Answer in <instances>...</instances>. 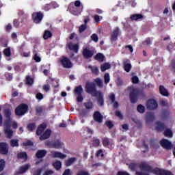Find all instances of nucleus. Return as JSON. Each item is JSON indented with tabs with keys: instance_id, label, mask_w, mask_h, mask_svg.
Wrapping results in <instances>:
<instances>
[{
	"instance_id": "f257e3e1",
	"label": "nucleus",
	"mask_w": 175,
	"mask_h": 175,
	"mask_svg": "<svg viewBox=\"0 0 175 175\" xmlns=\"http://www.w3.org/2000/svg\"><path fill=\"white\" fill-rule=\"evenodd\" d=\"M85 92L97 98V103L99 106H104L105 99L103 93L96 90V84L94 82H87L85 84Z\"/></svg>"
},
{
	"instance_id": "f03ea898",
	"label": "nucleus",
	"mask_w": 175,
	"mask_h": 175,
	"mask_svg": "<svg viewBox=\"0 0 175 175\" xmlns=\"http://www.w3.org/2000/svg\"><path fill=\"white\" fill-rule=\"evenodd\" d=\"M128 89L130 91L129 98L131 103H137L139 100V96H142L144 94L143 90H140L133 86L129 87Z\"/></svg>"
},
{
	"instance_id": "7ed1b4c3",
	"label": "nucleus",
	"mask_w": 175,
	"mask_h": 175,
	"mask_svg": "<svg viewBox=\"0 0 175 175\" xmlns=\"http://www.w3.org/2000/svg\"><path fill=\"white\" fill-rule=\"evenodd\" d=\"M28 110H29L28 105L25 103H21L19 105H18L15 109V114L18 117L21 116H25V114H27V112L28 111Z\"/></svg>"
},
{
	"instance_id": "20e7f679",
	"label": "nucleus",
	"mask_w": 175,
	"mask_h": 175,
	"mask_svg": "<svg viewBox=\"0 0 175 175\" xmlns=\"http://www.w3.org/2000/svg\"><path fill=\"white\" fill-rule=\"evenodd\" d=\"M10 128H12V123H9L8 122L4 123V133L8 139H12L13 137V130Z\"/></svg>"
},
{
	"instance_id": "39448f33",
	"label": "nucleus",
	"mask_w": 175,
	"mask_h": 175,
	"mask_svg": "<svg viewBox=\"0 0 175 175\" xmlns=\"http://www.w3.org/2000/svg\"><path fill=\"white\" fill-rule=\"evenodd\" d=\"M83 92V86L79 85V86L76 87L74 90L75 95H77V102H83V96L82 94Z\"/></svg>"
},
{
	"instance_id": "423d86ee",
	"label": "nucleus",
	"mask_w": 175,
	"mask_h": 175,
	"mask_svg": "<svg viewBox=\"0 0 175 175\" xmlns=\"http://www.w3.org/2000/svg\"><path fill=\"white\" fill-rule=\"evenodd\" d=\"M68 10H69L70 13H71V14H73L74 16H79V14L81 13V10L76 7L73 2L70 3L68 5Z\"/></svg>"
},
{
	"instance_id": "0eeeda50",
	"label": "nucleus",
	"mask_w": 175,
	"mask_h": 175,
	"mask_svg": "<svg viewBox=\"0 0 175 175\" xmlns=\"http://www.w3.org/2000/svg\"><path fill=\"white\" fill-rule=\"evenodd\" d=\"M46 146H48V147H50V148H62V146H64V144L61 142L59 139H57L55 142H50L48 141L46 142Z\"/></svg>"
},
{
	"instance_id": "6e6552de",
	"label": "nucleus",
	"mask_w": 175,
	"mask_h": 175,
	"mask_svg": "<svg viewBox=\"0 0 175 175\" xmlns=\"http://www.w3.org/2000/svg\"><path fill=\"white\" fill-rule=\"evenodd\" d=\"M146 107L148 110H157L158 109V103L154 98H150L146 102Z\"/></svg>"
},
{
	"instance_id": "1a4fd4ad",
	"label": "nucleus",
	"mask_w": 175,
	"mask_h": 175,
	"mask_svg": "<svg viewBox=\"0 0 175 175\" xmlns=\"http://www.w3.org/2000/svg\"><path fill=\"white\" fill-rule=\"evenodd\" d=\"M43 13L38 12H33L32 14V20L35 24H40L42 23V20H43Z\"/></svg>"
},
{
	"instance_id": "9d476101",
	"label": "nucleus",
	"mask_w": 175,
	"mask_h": 175,
	"mask_svg": "<svg viewBox=\"0 0 175 175\" xmlns=\"http://www.w3.org/2000/svg\"><path fill=\"white\" fill-rule=\"evenodd\" d=\"M94 50H90L88 48H83L82 51V55L85 59H90L94 57Z\"/></svg>"
},
{
	"instance_id": "9b49d317",
	"label": "nucleus",
	"mask_w": 175,
	"mask_h": 175,
	"mask_svg": "<svg viewBox=\"0 0 175 175\" xmlns=\"http://www.w3.org/2000/svg\"><path fill=\"white\" fill-rule=\"evenodd\" d=\"M0 154L1 155L9 154V145L6 142H0Z\"/></svg>"
},
{
	"instance_id": "f8f14e48",
	"label": "nucleus",
	"mask_w": 175,
	"mask_h": 175,
	"mask_svg": "<svg viewBox=\"0 0 175 175\" xmlns=\"http://www.w3.org/2000/svg\"><path fill=\"white\" fill-rule=\"evenodd\" d=\"M60 62L63 68H66V69H69L72 66V62L66 57H63L62 59L60 60Z\"/></svg>"
},
{
	"instance_id": "ddd939ff",
	"label": "nucleus",
	"mask_w": 175,
	"mask_h": 175,
	"mask_svg": "<svg viewBox=\"0 0 175 175\" xmlns=\"http://www.w3.org/2000/svg\"><path fill=\"white\" fill-rule=\"evenodd\" d=\"M160 144L163 148H165V150H170L173 145L170 141L166 139H162L160 142Z\"/></svg>"
},
{
	"instance_id": "4468645a",
	"label": "nucleus",
	"mask_w": 175,
	"mask_h": 175,
	"mask_svg": "<svg viewBox=\"0 0 175 175\" xmlns=\"http://www.w3.org/2000/svg\"><path fill=\"white\" fill-rule=\"evenodd\" d=\"M103 146L104 147H106L107 148H114V144L113 143V140L107 137H105L103 139Z\"/></svg>"
},
{
	"instance_id": "2eb2a0df",
	"label": "nucleus",
	"mask_w": 175,
	"mask_h": 175,
	"mask_svg": "<svg viewBox=\"0 0 175 175\" xmlns=\"http://www.w3.org/2000/svg\"><path fill=\"white\" fill-rule=\"evenodd\" d=\"M93 118L96 122H98L100 124L103 122V116L99 112V111H96L93 114Z\"/></svg>"
},
{
	"instance_id": "dca6fc26",
	"label": "nucleus",
	"mask_w": 175,
	"mask_h": 175,
	"mask_svg": "<svg viewBox=\"0 0 175 175\" xmlns=\"http://www.w3.org/2000/svg\"><path fill=\"white\" fill-rule=\"evenodd\" d=\"M120 35V28L116 27L111 34V42H116L118 39V36Z\"/></svg>"
},
{
	"instance_id": "f3484780",
	"label": "nucleus",
	"mask_w": 175,
	"mask_h": 175,
	"mask_svg": "<svg viewBox=\"0 0 175 175\" xmlns=\"http://www.w3.org/2000/svg\"><path fill=\"white\" fill-rule=\"evenodd\" d=\"M29 167H31V164L29 163L21 166L18 169V171L16 172L14 175L24 174V173H25L28 169H29Z\"/></svg>"
},
{
	"instance_id": "a211bd4d",
	"label": "nucleus",
	"mask_w": 175,
	"mask_h": 175,
	"mask_svg": "<svg viewBox=\"0 0 175 175\" xmlns=\"http://www.w3.org/2000/svg\"><path fill=\"white\" fill-rule=\"evenodd\" d=\"M155 130L157 132H162L166 129V125H165V123L161 122V121H157L155 122Z\"/></svg>"
},
{
	"instance_id": "6ab92c4d",
	"label": "nucleus",
	"mask_w": 175,
	"mask_h": 175,
	"mask_svg": "<svg viewBox=\"0 0 175 175\" xmlns=\"http://www.w3.org/2000/svg\"><path fill=\"white\" fill-rule=\"evenodd\" d=\"M4 116L6 118L4 124H6V122H8V124H12V118L10 117L12 116V111H10V109H5L4 110Z\"/></svg>"
},
{
	"instance_id": "aec40b11",
	"label": "nucleus",
	"mask_w": 175,
	"mask_h": 175,
	"mask_svg": "<svg viewBox=\"0 0 175 175\" xmlns=\"http://www.w3.org/2000/svg\"><path fill=\"white\" fill-rule=\"evenodd\" d=\"M67 46L70 51H74L76 54L79 53V44H73V42H70L68 43Z\"/></svg>"
},
{
	"instance_id": "412c9836",
	"label": "nucleus",
	"mask_w": 175,
	"mask_h": 175,
	"mask_svg": "<svg viewBox=\"0 0 175 175\" xmlns=\"http://www.w3.org/2000/svg\"><path fill=\"white\" fill-rule=\"evenodd\" d=\"M47 128V124L46 123H42L38 126L36 131L37 136H42V133L44 131V129Z\"/></svg>"
},
{
	"instance_id": "4be33fe9",
	"label": "nucleus",
	"mask_w": 175,
	"mask_h": 175,
	"mask_svg": "<svg viewBox=\"0 0 175 175\" xmlns=\"http://www.w3.org/2000/svg\"><path fill=\"white\" fill-rule=\"evenodd\" d=\"M123 66L125 72H127V73H129V72H131V69H132V64L129 63V59H125L123 61Z\"/></svg>"
},
{
	"instance_id": "5701e85b",
	"label": "nucleus",
	"mask_w": 175,
	"mask_h": 175,
	"mask_svg": "<svg viewBox=\"0 0 175 175\" xmlns=\"http://www.w3.org/2000/svg\"><path fill=\"white\" fill-rule=\"evenodd\" d=\"M50 136H51V130L47 129L42 135H40V140H46V139H49Z\"/></svg>"
},
{
	"instance_id": "b1692460",
	"label": "nucleus",
	"mask_w": 175,
	"mask_h": 175,
	"mask_svg": "<svg viewBox=\"0 0 175 175\" xmlns=\"http://www.w3.org/2000/svg\"><path fill=\"white\" fill-rule=\"evenodd\" d=\"M46 154H47V151L46 150H38L36 154V157L38 159H40L42 158H44V157H46Z\"/></svg>"
},
{
	"instance_id": "393cba45",
	"label": "nucleus",
	"mask_w": 175,
	"mask_h": 175,
	"mask_svg": "<svg viewBox=\"0 0 175 175\" xmlns=\"http://www.w3.org/2000/svg\"><path fill=\"white\" fill-rule=\"evenodd\" d=\"M18 159H23L25 161L28 160V154L27 152H21L16 155Z\"/></svg>"
},
{
	"instance_id": "a878e982",
	"label": "nucleus",
	"mask_w": 175,
	"mask_h": 175,
	"mask_svg": "<svg viewBox=\"0 0 175 175\" xmlns=\"http://www.w3.org/2000/svg\"><path fill=\"white\" fill-rule=\"evenodd\" d=\"M159 92L163 96H169L170 93L164 85H161L159 86Z\"/></svg>"
},
{
	"instance_id": "bb28decb",
	"label": "nucleus",
	"mask_w": 175,
	"mask_h": 175,
	"mask_svg": "<svg viewBox=\"0 0 175 175\" xmlns=\"http://www.w3.org/2000/svg\"><path fill=\"white\" fill-rule=\"evenodd\" d=\"M52 155L53 158H60L61 159H64V158H66V155L60 152H52Z\"/></svg>"
},
{
	"instance_id": "cd10ccee",
	"label": "nucleus",
	"mask_w": 175,
	"mask_h": 175,
	"mask_svg": "<svg viewBox=\"0 0 175 175\" xmlns=\"http://www.w3.org/2000/svg\"><path fill=\"white\" fill-rule=\"evenodd\" d=\"M88 69H90L92 70V75H95V76H98L99 75V68L96 66H88Z\"/></svg>"
},
{
	"instance_id": "c85d7f7f",
	"label": "nucleus",
	"mask_w": 175,
	"mask_h": 175,
	"mask_svg": "<svg viewBox=\"0 0 175 175\" xmlns=\"http://www.w3.org/2000/svg\"><path fill=\"white\" fill-rule=\"evenodd\" d=\"M94 59L98 62H103V61H105V55L98 53L94 56Z\"/></svg>"
},
{
	"instance_id": "c756f323",
	"label": "nucleus",
	"mask_w": 175,
	"mask_h": 175,
	"mask_svg": "<svg viewBox=\"0 0 175 175\" xmlns=\"http://www.w3.org/2000/svg\"><path fill=\"white\" fill-rule=\"evenodd\" d=\"M130 18L133 21H137V20H141L142 18H143V15L142 14H132Z\"/></svg>"
},
{
	"instance_id": "7c9ffc66",
	"label": "nucleus",
	"mask_w": 175,
	"mask_h": 175,
	"mask_svg": "<svg viewBox=\"0 0 175 175\" xmlns=\"http://www.w3.org/2000/svg\"><path fill=\"white\" fill-rule=\"evenodd\" d=\"M27 129L29 132H32L36 129V123H29L27 126Z\"/></svg>"
},
{
	"instance_id": "2f4dec72",
	"label": "nucleus",
	"mask_w": 175,
	"mask_h": 175,
	"mask_svg": "<svg viewBox=\"0 0 175 175\" xmlns=\"http://www.w3.org/2000/svg\"><path fill=\"white\" fill-rule=\"evenodd\" d=\"M154 120H155V116L154 115V113L151 112L148 113L146 115V121L148 122H152Z\"/></svg>"
},
{
	"instance_id": "473e14b6",
	"label": "nucleus",
	"mask_w": 175,
	"mask_h": 175,
	"mask_svg": "<svg viewBox=\"0 0 175 175\" xmlns=\"http://www.w3.org/2000/svg\"><path fill=\"white\" fill-rule=\"evenodd\" d=\"M77 161V159L76 157H71L69 158L66 161V166H71Z\"/></svg>"
},
{
	"instance_id": "72a5a7b5",
	"label": "nucleus",
	"mask_w": 175,
	"mask_h": 175,
	"mask_svg": "<svg viewBox=\"0 0 175 175\" xmlns=\"http://www.w3.org/2000/svg\"><path fill=\"white\" fill-rule=\"evenodd\" d=\"M53 36V33L51 31L49 30H45L43 35V38L44 40H47V39H50Z\"/></svg>"
},
{
	"instance_id": "f704fd0d",
	"label": "nucleus",
	"mask_w": 175,
	"mask_h": 175,
	"mask_svg": "<svg viewBox=\"0 0 175 175\" xmlns=\"http://www.w3.org/2000/svg\"><path fill=\"white\" fill-rule=\"evenodd\" d=\"M94 83L96 84L97 87H98L99 88H103V81H102L100 78H96L94 79Z\"/></svg>"
},
{
	"instance_id": "c9c22d12",
	"label": "nucleus",
	"mask_w": 175,
	"mask_h": 175,
	"mask_svg": "<svg viewBox=\"0 0 175 175\" xmlns=\"http://www.w3.org/2000/svg\"><path fill=\"white\" fill-rule=\"evenodd\" d=\"M110 68H111V66L109 63H105L100 66L101 72H105V70L110 69Z\"/></svg>"
},
{
	"instance_id": "e433bc0d",
	"label": "nucleus",
	"mask_w": 175,
	"mask_h": 175,
	"mask_svg": "<svg viewBox=\"0 0 175 175\" xmlns=\"http://www.w3.org/2000/svg\"><path fill=\"white\" fill-rule=\"evenodd\" d=\"M164 136H165V137H173V132L170 129H165Z\"/></svg>"
},
{
	"instance_id": "4c0bfd02",
	"label": "nucleus",
	"mask_w": 175,
	"mask_h": 175,
	"mask_svg": "<svg viewBox=\"0 0 175 175\" xmlns=\"http://www.w3.org/2000/svg\"><path fill=\"white\" fill-rule=\"evenodd\" d=\"M53 167L56 170H59L62 167V163L60 161H57L53 163Z\"/></svg>"
},
{
	"instance_id": "58836bf2",
	"label": "nucleus",
	"mask_w": 175,
	"mask_h": 175,
	"mask_svg": "<svg viewBox=\"0 0 175 175\" xmlns=\"http://www.w3.org/2000/svg\"><path fill=\"white\" fill-rule=\"evenodd\" d=\"M83 105L87 110H91V109H94V103L91 101L84 103Z\"/></svg>"
},
{
	"instance_id": "ea45409f",
	"label": "nucleus",
	"mask_w": 175,
	"mask_h": 175,
	"mask_svg": "<svg viewBox=\"0 0 175 175\" xmlns=\"http://www.w3.org/2000/svg\"><path fill=\"white\" fill-rule=\"evenodd\" d=\"M26 84L27 85H32L33 84V79L29 75L26 77Z\"/></svg>"
},
{
	"instance_id": "a19ab883",
	"label": "nucleus",
	"mask_w": 175,
	"mask_h": 175,
	"mask_svg": "<svg viewBox=\"0 0 175 175\" xmlns=\"http://www.w3.org/2000/svg\"><path fill=\"white\" fill-rule=\"evenodd\" d=\"M100 144V140L98 138L94 137L93 142H92L93 147H99Z\"/></svg>"
},
{
	"instance_id": "79ce46f5",
	"label": "nucleus",
	"mask_w": 175,
	"mask_h": 175,
	"mask_svg": "<svg viewBox=\"0 0 175 175\" xmlns=\"http://www.w3.org/2000/svg\"><path fill=\"white\" fill-rule=\"evenodd\" d=\"M3 54H4V55H5V57H11L12 56V51L10 49V47L5 49L3 50Z\"/></svg>"
},
{
	"instance_id": "37998d69",
	"label": "nucleus",
	"mask_w": 175,
	"mask_h": 175,
	"mask_svg": "<svg viewBox=\"0 0 175 175\" xmlns=\"http://www.w3.org/2000/svg\"><path fill=\"white\" fill-rule=\"evenodd\" d=\"M6 166V161L3 159H0V172H3V169Z\"/></svg>"
},
{
	"instance_id": "c03bdc74",
	"label": "nucleus",
	"mask_w": 175,
	"mask_h": 175,
	"mask_svg": "<svg viewBox=\"0 0 175 175\" xmlns=\"http://www.w3.org/2000/svg\"><path fill=\"white\" fill-rule=\"evenodd\" d=\"M5 77L8 81H12V80H13V74L10 72H5Z\"/></svg>"
},
{
	"instance_id": "a18cd8bd",
	"label": "nucleus",
	"mask_w": 175,
	"mask_h": 175,
	"mask_svg": "<svg viewBox=\"0 0 175 175\" xmlns=\"http://www.w3.org/2000/svg\"><path fill=\"white\" fill-rule=\"evenodd\" d=\"M11 147H18V139H12L10 141Z\"/></svg>"
},
{
	"instance_id": "49530a36",
	"label": "nucleus",
	"mask_w": 175,
	"mask_h": 175,
	"mask_svg": "<svg viewBox=\"0 0 175 175\" xmlns=\"http://www.w3.org/2000/svg\"><path fill=\"white\" fill-rule=\"evenodd\" d=\"M104 81L106 84H109V83H110V74L107 72L105 74Z\"/></svg>"
},
{
	"instance_id": "de8ad7c7",
	"label": "nucleus",
	"mask_w": 175,
	"mask_h": 175,
	"mask_svg": "<svg viewBox=\"0 0 175 175\" xmlns=\"http://www.w3.org/2000/svg\"><path fill=\"white\" fill-rule=\"evenodd\" d=\"M137 110L138 113H144V111H146V108L144 107V106L139 105L137 107Z\"/></svg>"
},
{
	"instance_id": "09e8293b",
	"label": "nucleus",
	"mask_w": 175,
	"mask_h": 175,
	"mask_svg": "<svg viewBox=\"0 0 175 175\" xmlns=\"http://www.w3.org/2000/svg\"><path fill=\"white\" fill-rule=\"evenodd\" d=\"M93 18H94L95 23H96V24H99V23H100V21L102 20L103 17L102 16H99V15L95 14L93 16Z\"/></svg>"
},
{
	"instance_id": "8fccbe9b",
	"label": "nucleus",
	"mask_w": 175,
	"mask_h": 175,
	"mask_svg": "<svg viewBox=\"0 0 175 175\" xmlns=\"http://www.w3.org/2000/svg\"><path fill=\"white\" fill-rule=\"evenodd\" d=\"M143 44H146V46H151V44H152L151 38L150 37L146 38V40L144 41Z\"/></svg>"
},
{
	"instance_id": "3c124183",
	"label": "nucleus",
	"mask_w": 175,
	"mask_h": 175,
	"mask_svg": "<svg viewBox=\"0 0 175 175\" xmlns=\"http://www.w3.org/2000/svg\"><path fill=\"white\" fill-rule=\"evenodd\" d=\"M137 166H139V164L132 163L129 165V167L131 169V170L135 171L136 169H137Z\"/></svg>"
},
{
	"instance_id": "603ef678",
	"label": "nucleus",
	"mask_w": 175,
	"mask_h": 175,
	"mask_svg": "<svg viewBox=\"0 0 175 175\" xmlns=\"http://www.w3.org/2000/svg\"><path fill=\"white\" fill-rule=\"evenodd\" d=\"M23 147H32V146H33V142H32V141L31 140H27V142H23Z\"/></svg>"
},
{
	"instance_id": "864d4df0",
	"label": "nucleus",
	"mask_w": 175,
	"mask_h": 175,
	"mask_svg": "<svg viewBox=\"0 0 175 175\" xmlns=\"http://www.w3.org/2000/svg\"><path fill=\"white\" fill-rule=\"evenodd\" d=\"M115 116L120 118V120H124V116L121 113V111H116Z\"/></svg>"
},
{
	"instance_id": "5fc2aeb1",
	"label": "nucleus",
	"mask_w": 175,
	"mask_h": 175,
	"mask_svg": "<svg viewBox=\"0 0 175 175\" xmlns=\"http://www.w3.org/2000/svg\"><path fill=\"white\" fill-rule=\"evenodd\" d=\"M36 113L38 116H42V113H43V107H37L36 108Z\"/></svg>"
},
{
	"instance_id": "6e6d98bb",
	"label": "nucleus",
	"mask_w": 175,
	"mask_h": 175,
	"mask_svg": "<svg viewBox=\"0 0 175 175\" xmlns=\"http://www.w3.org/2000/svg\"><path fill=\"white\" fill-rule=\"evenodd\" d=\"M105 125L107 126V128H109V129H111V128H113V126H114V124H113L112 121L110 120H107L105 122Z\"/></svg>"
},
{
	"instance_id": "4d7b16f0",
	"label": "nucleus",
	"mask_w": 175,
	"mask_h": 175,
	"mask_svg": "<svg viewBox=\"0 0 175 175\" xmlns=\"http://www.w3.org/2000/svg\"><path fill=\"white\" fill-rule=\"evenodd\" d=\"M109 98L111 100V103H114V102H116V94H114V93H111L109 95Z\"/></svg>"
},
{
	"instance_id": "13d9d810",
	"label": "nucleus",
	"mask_w": 175,
	"mask_h": 175,
	"mask_svg": "<svg viewBox=\"0 0 175 175\" xmlns=\"http://www.w3.org/2000/svg\"><path fill=\"white\" fill-rule=\"evenodd\" d=\"M86 29H87V25H83V24L81 25L79 28V31L80 33L84 32Z\"/></svg>"
},
{
	"instance_id": "bf43d9fd",
	"label": "nucleus",
	"mask_w": 175,
	"mask_h": 175,
	"mask_svg": "<svg viewBox=\"0 0 175 175\" xmlns=\"http://www.w3.org/2000/svg\"><path fill=\"white\" fill-rule=\"evenodd\" d=\"M91 39L93 40V42L96 43L99 40V37H98L96 33H94L91 36Z\"/></svg>"
},
{
	"instance_id": "052dcab7",
	"label": "nucleus",
	"mask_w": 175,
	"mask_h": 175,
	"mask_svg": "<svg viewBox=\"0 0 175 175\" xmlns=\"http://www.w3.org/2000/svg\"><path fill=\"white\" fill-rule=\"evenodd\" d=\"M33 58L36 62H40L42 61V58L38 55V53H35Z\"/></svg>"
},
{
	"instance_id": "680f3d73",
	"label": "nucleus",
	"mask_w": 175,
	"mask_h": 175,
	"mask_svg": "<svg viewBox=\"0 0 175 175\" xmlns=\"http://www.w3.org/2000/svg\"><path fill=\"white\" fill-rule=\"evenodd\" d=\"M13 25L15 28H18V27H20V21L18 19H14Z\"/></svg>"
},
{
	"instance_id": "e2e57ef3",
	"label": "nucleus",
	"mask_w": 175,
	"mask_h": 175,
	"mask_svg": "<svg viewBox=\"0 0 175 175\" xmlns=\"http://www.w3.org/2000/svg\"><path fill=\"white\" fill-rule=\"evenodd\" d=\"M96 157H102V158H103V157H105V154H103V150L102 149H100L97 151Z\"/></svg>"
},
{
	"instance_id": "0e129e2a",
	"label": "nucleus",
	"mask_w": 175,
	"mask_h": 175,
	"mask_svg": "<svg viewBox=\"0 0 175 175\" xmlns=\"http://www.w3.org/2000/svg\"><path fill=\"white\" fill-rule=\"evenodd\" d=\"M133 84H137L139 83V77L137 76H134L132 77Z\"/></svg>"
},
{
	"instance_id": "69168bd1",
	"label": "nucleus",
	"mask_w": 175,
	"mask_h": 175,
	"mask_svg": "<svg viewBox=\"0 0 175 175\" xmlns=\"http://www.w3.org/2000/svg\"><path fill=\"white\" fill-rule=\"evenodd\" d=\"M77 175H90V172L84 170L79 171Z\"/></svg>"
},
{
	"instance_id": "338daca9",
	"label": "nucleus",
	"mask_w": 175,
	"mask_h": 175,
	"mask_svg": "<svg viewBox=\"0 0 175 175\" xmlns=\"http://www.w3.org/2000/svg\"><path fill=\"white\" fill-rule=\"evenodd\" d=\"M42 170V168L38 169L33 172V175H41Z\"/></svg>"
},
{
	"instance_id": "774afa93",
	"label": "nucleus",
	"mask_w": 175,
	"mask_h": 175,
	"mask_svg": "<svg viewBox=\"0 0 175 175\" xmlns=\"http://www.w3.org/2000/svg\"><path fill=\"white\" fill-rule=\"evenodd\" d=\"M63 175H72V172H70V169H66L63 173Z\"/></svg>"
}]
</instances>
